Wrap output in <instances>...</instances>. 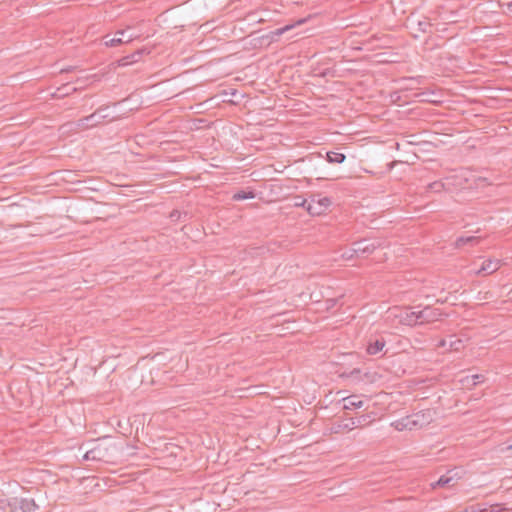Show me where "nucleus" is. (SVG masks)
<instances>
[{
	"mask_svg": "<svg viewBox=\"0 0 512 512\" xmlns=\"http://www.w3.org/2000/svg\"><path fill=\"white\" fill-rule=\"evenodd\" d=\"M391 313L403 325L414 326L418 324L417 311L410 308H394Z\"/></svg>",
	"mask_w": 512,
	"mask_h": 512,
	"instance_id": "obj_2",
	"label": "nucleus"
},
{
	"mask_svg": "<svg viewBox=\"0 0 512 512\" xmlns=\"http://www.w3.org/2000/svg\"><path fill=\"white\" fill-rule=\"evenodd\" d=\"M407 417L409 419V423L411 424V429L413 430L423 428L424 426L428 425L432 420V413L430 410L420 411Z\"/></svg>",
	"mask_w": 512,
	"mask_h": 512,
	"instance_id": "obj_7",
	"label": "nucleus"
},
{
	"mask_svg": "<svg viewBox=\"0 0 512 512\" xmlns=\"http://www.w3.org/2000/svg\"><path fill=\"white\" fill-rule=\"evenodd\" d=\"M463 348H464V342L461 339H459V338L454 339L453 336H451L449 338V350L450 351H460Z\"/></svg>",
	"mask_w": 512,
	"mask_h": 512,
	"instance_id": "obj_18",
	"label": "nucleus"
},
{
	"mask_svg": "<svg viewBox=\"0 0 512 512\" xmlns=\"http://www.w3.org/2000/svg\"><path fill=\"white\" fill-rule=\"evenodd\" d=\"M429 188L435 192H439L443 188V184L441 182H434L429 185Z\"/></svg>",
	"mask_w": 512,
	"mask_h": 512,
	"instance_id": "obj_24",
	"label": "nucleus"
},
{
	"mask_svg": "<svg viewBox=\"0 0 512 512\" xmlns=\"http://www.w3.org/2000/svg\"><path fill=\"white\" fill-rule=\"evenodd\" d=\"M345 159H346V156L343 153L330 151V152H327V154H326V160L332 164L343 163L345 161Z\"/></svg>",
	"mask_w": 512,
	"mask_h": 512,
	"instance_id": "obj_15",
	"label": "nucleus"
},
{
	"mask_svg": "<svg viewBox=\"0 0 512 512\" xmlns=\"http://www.w3.org/2000/svg\"><path fill=\"white\" fill-rule=\"evenodd\" d=\"M452 471H449L447 474L442 475L436 483L431 484L432 488L436 487H451L454 486L456 480L453 475H450Z\"/></svg>",
	"mask_w": 512,
	"mask_h": 512,
	"instance_id": "obj_13",
	"label": "nucleus"
},
{
	"mask_svg": "<svg viewBox=\"0 0 512 512\" xmlns=\"http://www.w3.org/2000/svg\"><path fill=\"white\" fill-rule=\"evenodd\" d=\"M354 255H356V253L350 252V249H347L342 253V257L347 260L351 259Z\"/></svg>",
	"mask_w": 512,
	"mask_h": 512,
	"instance_id": "obj_25",
	"label": "nucleus"
},
{
	"mask_svg": "<svg viewBox=\"0 0 512 512\" xmlns=\"http://www.w3.org/2000/svg\"><path fill=\"white\" fill-rule=\"evenodd\" d=\"M506 5L507 6V9L512 12V2H509V3H506V4H502V6Z\"/></svg>",
	"mask_w": 512,
	"mask_h": 512,
	"instance_id": "obj_28",
	"label": "nucleus"
},
{
	"mask_svg": "<svg viewBox=\"0 0 512 512\" xmlns=\"http://www.w3.org/2000/svg\"><path fill=\"white\" fill-rule=\"evenodd\" d=\"M479 240H480V237H476V236L459 237L456 240L455 245H456V247L460 248V247H462L465 244H475V243H478Z\"/></svg>",
	"mask_w": 512,
	"mask_h": 512,
	"instance_id": "obj_17",
	"label": "nucleus"
},
{
	"mask_svg": "<svg viewBox=\"0 0 512 512\" xmlns=\"http://www.w3.org/2000/svg\"><path fill=\"white\" fill-rule=\"evenodd\" d=\"M386 341L382 336L370 337L367 342L366 352L369 355H378L383 352Z\"/></svg>",
	"mask_w": 512,
	"mask_h": 512,
	"instance_id": "obj_10",
	"label": "nucleus"
},
{
	"mask_svg": "<svg viewBox=\"0 0 512 512\" xmlns=\"http://www.w3.org/2000/svg\"><path fill=\"white\" fill-rule=\"evenodd\" d=\"M380 246L379 242L376 241H368V240H360L356 241L352 244V248H350V252H355L356 256H368L372 254L378 247Z\"/></svg>",
	"mask_w": 512,
	"mask_h": 512,
	"instance_id": "obj_5",
	"label": "nucleus"
},
{
	"mask_svg": "<svg viewBox=\"0 0 512 512\" xmlns=\"http://www.w3.org/2000/svg\"><path fill=\"white\" fill-rule=\"evenodd\" d=\"M132 40V37L130 36L127 40H124L122 37H114L110 40H107L105 42V44L107 46H111V47H114V46H117L119 44H122L124 42H130Z\"/></svg>",
	"mask_w": 512,
	"mask_h": 512,
	"instance_id": "obj_19",
	"label": "nucleus"
},
{
	"mask_svg": "<svg viewBox=\"0 0 512 512\" xmlns=\"http://www.w3.org/2000/svg\"><path fill=\"white\" fill-rule=\"evenodd\" d=\"M105 110H106V108L100 107L91 115L81 118L77 122V127L80 129H86V128L94 127V126L102 123V121L104 119L108 118L107 114L102 113Z\"/></svg>",
	"mask_w": 512,
	"mask_h": 512,
	"instance_id": "obj_3",
	"label": "nucleus"
},
{
	"mask_svg": "<svg viewBox=\"0 0 512 512\" xmlns=\"http://www.w3.org/2000/svg\"><path fill=\"white\" fill-rule=\"evenodd\" d=\"M344 409H355L363 406V401L359 396L351 395L343 399Z\"/></svg>",
	"mask_w": 512,
	"mask_h": 512,
	"instance_id": "obj_14",
	"label": "nucleus"
},
{
	"mask_svg": "<svg viewBox=\"0 0 512 512\" xmlns=\"http://www.w3.org/2000/svg\"><path fill=\"white\" fill-rule=\"evenodd\" d=\"M500 268V260L487 259L483 262L480 269L475 271L476 275H489L496 272Z\"/></svg>",
	"mask_w": 512,
	"mask_h": 512,
	"instance_id": "obj_12",
	"label": "nucleus"
},
{
	"mask_svg": "<svg viewBox=\"0 0 512 512\" xmlns=\"http://www.w3.org/2000/svg\"><path fill=\"white\" fill-rule=\"evenodd\" d=\"M116 35H121V36H123V35H124V31H117V32H116Z\"/></svg>",
	"mask_w": 512,
	"mask_h": 512,
	"instance_id": "obj_29",
	"label": "nucleus"
},
{
	"mask_svg": "<svg viewBox=\"0 0 512 512\" xmlns=\"http://www.w3.org/2000/svg\"><path fill=\"white\" fill-rule=\"evenodd\" d=\"M371 419L369 415H359L356 417H352L348 420V423H345L343 427L348 430H352L353 428H362L371 423Z\"/></svg>",
	"mask_w": 512,
	"mask_h": 512,
	"instance_id": "obj_11",
	"label": "nucleus"
},
{
	"mask_svg": "<svg viewBox=\"0 0 512 512\" xmlns=\"http://www.w3.org/2000/svg\"><path fill=\"white\" fill-rule=\"evenodd\" d=\"M111 448L115 449V446H104L103 444L99 443L93 449L87 451L84 455V458L86 460L109 461L108 451Z\"/></svg>",
	"mask_w": 512,
	"mask_h": 512,
	"instance_id": "obj_6",
	"label": "nucleus"
},
{
	"mask_svg": "<svg viewBox=\"0 0 512 512\" xmlns=\"http://www.w3.org/2000/svg\"><path fill=\"white\" fill-rule=\"evenodd\" d=\"M331 204L332 201L329 197L314 195L308 202L307 211L311 215H321L330 207Z\"/></svg>",
	"mask_w": 512,
	"mask_h": 512,
	"instance_id": "obj_1",
	"label": "nucleus"
},
{
	"mask_svg": "<svg viewBox=\"0 0 512 512\" xmlns=\"http://www.w3.org/2000/svg\"><path fill=\"white\" fill-rule=\"evenodd\" d=\"M441 313L438 309L426 306L420 311H417L418 324L431 323L439 319Z\"/></svg>",
	"mask_w": 512,
	"mask_h": 512,
	"instance_id": "obj_8",
	"label": "nucleus"
},
{
	"mask_svg": "<svg viewBox=\"0 0 512 512\" xmlns=\"http://www.w3.org/2000/svg\"><path fill=\"white\" fill-rule=\"evenodd\" d=\"M392 426L398 430V431H403V430H412L411 429V424L409 423V419L408 417H404L400 420H397L395 422L392 423Z\"/></svg>",
	"mask_w": 512,
	"mask_h": 512,
	"instance_id": "obj_16",
	"label": "nucleus"
},
{
	"mask_svg": "<svg viewBox=\"0 0 512 512\" xmlns=\"http://www.w3.org/2000/svg\"><path fill=\"white\" fill-rule=\"evenodd\" d=\"M354 373H359V370L354 369V370L351 372V374L353 375Z\"/></svg>",
	"mask_w": 512,
	"mask_h": 512,
	"instance_id": "obj_30",
	"label": "nucleus"
},
{
	"mask_svg": "<svg viewBox=\"0 0 512 512\" xmlns=\"http://www.w3.org/2000/svg\"><path fill=\"white\" fill-rule=\"evenodd\" d=\"M289 29H290V27H289V26H286V27H284V28H281V29H279V30H278V34H282V33H284L286 30H289Z\"/></svg>",
	"mask_w": 512,
	"mask_h": 512,
	"instance_id": "obj_27",
	"label": "nucleus"
},
{
	"mask_svg": "<svg viewBox=\"0 0 512 512\" xmlns=\"http://www.w3.org/2000/svg\"><path fill=\"white\" fill-rule=\"evenodd\" d=\"M465 381H467V383H469V377H466L464 380H462V382L464 383Z\"/></svg>",
	"mask_w": 512,
	"mask_h": 512,
	"instance_id": "obj_31",
	"label": "nucleus"
},
{
	"mask_svg": "<svg viewBox=\"0 0 512 512\" xmlns=\"http://www.w3.org/2000/svg\"><path fill=\"white\" fill-rule=\"evenodd\" d=\"M12 508L13 512H34L38 505L32 498H14Z\"/></svg>",
	"mask_w": 512,
	"mask_h": 512,
	"instance_id": "obj_9",
	"label": "nucleus"
},
{
	"mask_svg": "<svg viewBox=\"0 0 512 512\" xmlns=\"http://www.w3.org/2000/svg\"><path fill=\"white\" fill-rule=\"evenodd\" d=\"M505 508L502 507L501 504H493L489 507H484V512H502Z\"/></svg>",
	"mask_w": 512,
	"mask_h": 512,
	"instance_id": "obj_22",
	"label": "nucleus"
},
{
	"mask_svg": "<svg viewBox=\"0 0 512 512\" xmlns=\"http://www.w3.org/2000/svg\"><path fill=\"white\" fill-rule=\"evenodd\" d=\"M135 56H140V53H136V54H133L131 56H126V57H123L119 60V66H127L131 63H133L135 60Z\"/></svg>",
	"mask_w": 512,
	"mask_h": 512,
	"instance_id": "obj_21",
	"label": "nucleus"
},
{
	"mask_svg": "<svg viewBox=\"0 0 512 512\" xmlns=\"http://www.w3.org/2000/svg\"><path fill=\"white\" fill-rule=\"evenodd\" d=\"M254 194L252 192H245V191H239L234 194L233 199L234 200H244L248 198H253Z\"/></svg>",
	"mask_w": 512,
	"mask_h": 512,
	"instance_id": "obj_20",
	"label": "nucleus"
},
{
	"mask_svg": "<svg viewBox=\"0 0 512 512\" xmlns=\"http://www.w3.org/2000/svg\"><path fill=\"white\" fill-rule=\"evenodd\" d=\"M105 110H106V108L100 107L91 115L81 118L77 122V127L80 129H86V128L94 127V126L102 123V121L104 119L108 118L107 114L102 113Z\"/></svg>",
	"mask_w": 512,
	"mask_h": 512,
	"instance_id": "obj_4",
	"label": "nucleus"
},
{
	"mask_svg": "<svg viewBox=\"0 0 512 512\" xmlns=\"http://www.w3.org/2000/svg\"><path fill=\"white\" fill-rule=\"evenodd\" d=\"M440 347H448L449 348V339H443L440 344Z\"/></svg>",
	"mask_w": 512,
	"mask_h": 512,
	"instance_id": "obj_26",
	"label": "nucleus"
},
{
	"mask_svg": "<svg viewBox=\"0 0 512 512\" xmlns=\"http://www.w3.org/2000/svg\"><path fill=\"white\" fill-rule=\"evenodd\" d=\"M472 379V383L471 385L472 386H475L476 384L480 383V382H483L484 381V376L481 375V374H475L471 377Z\"/></svg>",
	"mask_w": 512,
	"mask_h": 512,
	"instance_id": "obj_23",
	"label": "nucleus"
}]
</instances>
